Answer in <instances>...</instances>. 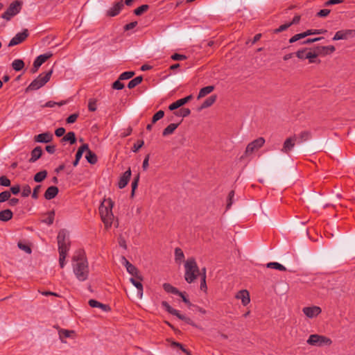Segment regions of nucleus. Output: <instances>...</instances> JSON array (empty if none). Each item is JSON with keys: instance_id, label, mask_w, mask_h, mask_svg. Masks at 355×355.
<instances>
[{"instance_id": "1", "label": "nucleus", "mask_w": 355, "mask_h": 355, "mask_svg": "<svg viewBox=\"0 0 355 355\" xmlns=\"http://www.w3.org/2000/svg\"><path fill=\"white\" fill-rule=\"evenodd\" d=\"M73 270L76 278L84 282L88 279L89 270L87 258L82 250L77 251L72 257Z\"/></svg>"}, {"instance_id": "2", "label": "nucleus", "mask_w": 355, "mask_h": 355, "mask_svg": "<svg viewBox=\"0 0 355 355\" xmlns=\"http://www.w3.org/2000/svg\"><path fill=\"white\" fill-rule=\"evenodd\" d=\"M59 250V264L62 268L65 265V259L70 248V241L64 230H61L57 236Z\"/></svg>"}, {"instance_id": "3", "label": "nucleus", "mask_w": 355, "mask_h": 355, "mask_svg": "<svg viewBox=\"0 0 355 355\" xmlns=\"http://www.w3.org/2000/svg\"><path fill=\"white\" fill-rule=\"evenodd\" d=\"M113 206L114 202L111 198H108L104 200L99 207V213L101 214V220L106 229L110 227L113 223L114 218L112 213Z\"/></svg>"}, {"instance_id": "4", "label": "nucleus", "mask_w": 355, "mask_h": 355, "mask_svg": "<svg viewBox=\"0 0 355 355\" xmlns=\"http://www.w3.org/2000/svg\"><path fill=\"white\" fill-rule=\"evenodd\" d=\"M184 279L189 284L193 282L200 275V270L193 257L187 259L184 263Z\"/></svg>"}, {"instance_id": "5", "label": "nucleus", "mask_w": 355, "mask_h": 355, "mask_svg": "<svg viewBox=\"0 0 355 355\" xmlns=\"http://www.w3.org/2000/svg\"><path fill=\"white\" fill-rule=\"evenodd\" d=\"M53 73V69L47 71L44 76L43 74L39 76L31 82V83L26 88V92L37 90L43 87L49 80Z\"/></svg>"}, {"instance_id": "6", "label": "nucleus", "mask_w": 355, "mask_h": 355, "mask_svg": "<svg viewBox=\"0 0 355 355\" xmlns=\"http://www.w3.org/2000/svg\"><path fill=\"white\" fill-rule=\"evenodd\" d=\"M22 2L21 1H14L12 2L7 10L2 14L1 17L9 21L12 17L18 14L21 9Z\"/></svg>"}, {"instance_id": "7", "label": "nucleus", "mask_w": 355, "mask_h": 355, "mask_svg": "<svg viewBox=\"0 0 355 355\" xmlns=\"http://www.w3.org/2000/svg\"><path fill=\"white\" fill-rule=\"evenodd\" d=\"M306 342L310 345L318 347L330 345L332 343L330 338L318 334H311Z\"/></svg>"}, {"instance_id": "8", "label": "nucleus", "mask_w": 355, "mask_h": 355, "mask_svg": "<svg viewBox=\"0 0 355 355\" xmlns=\"http://www.w3.org/2000/svg\"><path fill=\"white\" fill-rule=\"evenodd\" d=\"M265 144V139L263 137H259L254 139L252 142L249 143L245 148L243 155L241 157V159L248 157L252 154L254 152L261 148Z\"/></svg>"}, {"instance_id": "9", "label": "nucleus", "mask_w": 355, "mask_h": 355, "mask_svg": "<svg viewBox=\"0 0 355 355\" xmlns=\"http://www.w3.org/2000/svg\"><path fill=\"white\" fill-rule=\"evenodd\" d=\"M310 50H313L318 56L322 55L325 56L329 54H331L336 51V48L333 45L324 46H317Z\"/></svg>"}, {"instance_id": "10", "label": "nucleus", "mask_w": 355, "mask_h": 355, "mask_svg": "<svg viewBox=\"0 0 355 355\" xmlns=\"http://www.w3.org/2000/svg\"><path fill=\"white\" fill-rule=\"evenodd\" d=\"M296 141L297 137L295 135L286 138L283 144V146L282 148L281 149V151L283 153L288 154L295 147Z\"/></svg>"}, {"instance_id": "11", "label": "nucleus", "mask_w": 355, "mask_h": 355, "mask_svg": "<svg viewBox=\"0 0 355 355\" xmlns=\"http://www.w3.org/2000/svg\"><path fill=\"white\" fill-rule=\"evenodd\" d=\"M28 36V29H24L22 32L18 33L10 41L8 46H12L17 45L24 42Z\"/></svg>"}, {"instance_id": "12", "label": "nucleus", "mask_w": 355, "mask_h": 355, "mask_svg": "<svg viewBox=\"0 0 355 355\" xmlns=\"http://www.w3.org/2000/svg\"><path fill=\"white\" fill-rule=\"evenodd\" d=\"M355 35V30H342L337 31L333 37V40H347Z\"/></svg>"}, {"instance_id": "13", "label": "nucleus", "mask_w": 355, "mask_h": 355, "mask_svg": "<svg viewBox=\"0 0 355 355\" xmlns=\"http://www.w3.org/2000/svg\"><path fill=\"white\" fill-rule=\"evenodd\" d=\"M123 6L122 0L115 3L112 8L107 10L106 15L111 17L118 15Z\"/></svg>"}, {"instance_id": "14", "label": "nucleus", "mask_w": 355, "mask_h": 355, "mask_svg": "<svg viewBox=\"0 0 355 355\" xmlns=\"http://www.w3.org/2000/svg\"><path fill=\"white\" fill-rule=\"evenodd\" d=\"M302 311L308 318H313L318 315L322 309L319 306H313L303 308Z\"/></svg>"}, {"instance_id": "15", "label": "nucleus", "mask_w": 355, "mask_h": 355, "mask_svg": "<svg viewBox=\"0 0 355 355\" xmlns=\"http://www.w3.org/2000/svg\"><path fill=\"white\" fill-rule=\"evenodd\" d=\"M193 98L192 95H189L183 98H180L175 102L171 104L168 107V109L171 111L175 110L181 106L184 105L187 103H188L190 100H191Z\"/></svg>"}, {"instance_id": "16", "label": "nucleus", "mask_w": 355, "mask_h": 355, "mask_svg": "<svg viewBox=\"0 0 355 355\" xmlns=\"http://www.w3.org/2000/svg\"><path fill=\"white\" fill-rule=\"evenodd\" d=\"M131 177V169L129 168L121 176L118 182V187L119 189L124 188L130 181Z\"/></svg>"}, {"instance_id": "17", "label": "nucleus", "mask_w": 355, "mask_h": 355, "mask_svg": "<svg viewBox=\"0 0 355 355\" xmlns=\"http://www.w3.org/2000/svg\"><path fill=\"white\" fill-rule=\"evenodd\" d=\"M53 139V135L49 132L39 134L34 137V140L39 143H49Z\"/></svg>"}, {"instance_id": "18", "label": "nucleus", "mask_w": 355, "mask_h": 355, "mask_svg": "<svg viewBox=\"0 0 355 355\" xmlns=\"http://www.w3.org/2000/svg\"><path fill=\"white\" fill-rule=\"evenodd\" d=\"M237 299H241L243 306L248 305L250 302V294L247 290H241L236 295Z\"/></svg>"}, {"instance_id": "19", "label": "nucleus", "mask_w": 355, "mask_h": 355, "mask_svg": "<svg viewBox=\"0 0 355 355\" xmlns=\"http://www.w3.org/2000/svg\"><path fill=\"white\" fill-rule=\"evenodd\" d=\"M59 189L55 186H51L46 190L44 196L46 200H51L54 198L58 193Z\"/></svg>"}, {"instance_id": "20", "label": "nucleus", "mask_w": 355, "mask_h": 355, "mask_svg": "<svg viewBox=\"0 0 355 355\" xmlns=\"http://www.w3.org/2000/svg\"><path fill=\"white\" fill-rule=\"evenodd\" d=\"M43 151L40 146L35 147L33 150H32L31 153V158L28 162L30 163L35 162L38 159L41 157L42 155Z\"/></svg>"}, {"instance_id": "21", "label": "nucleus", "mask_w": 355, "mask_h": 355, "mask_svg": "<svg viewBox=\"0 0 355 355\" xmlns=\"http://www.w3.org/2000/svg\"><path fill=\"white\" fill-rule=\"evenodd\" d=\"M89 305L92 308H100L103 311L107 312L110 311V307L107 304H102L96 300H89L88 302Z\"/></svg>"}, {"instance_id": "22", "label": "nucleus", "mask_w": 355, "mask_h": 355, "mask_svg": "<svg viewBox=\"0 0 355 355\" xmlns=\"http://www.w3.org/2000/svg\"><path fill=\"white\" fill-rule=\"evenodd\" d=\"M53 54L51 53H46L44 54L40 55L35 60L33 64L35 67H40L43 63H44L49 58H50Z\"/></svg>"}, {"instance_id": "23", "label": "nucleus", "mask_w": 355, "mask_h": 355, "mask_svg": "<svg viewBox=\"0 0 355 355\" xmlns=\"http://www.w3.org/2000/svg\"><path fill=\"white\" fill-rule=\"evenodd\" d=\"M60 340L62 343H66L64 340V338H74L76 336V333L73 330H67V329H60L58 332Z\"/></svg>"}, {"instance_id": "24", "label": "nucleus", "mask_w": 355, "mask_h": 355, "mask_svg": "<svg viewBox=\"0 0 355 355\" xmlns=\"http://www.w3.org/2000/svg\"><path fill=\"white\" fill-rule=\"evenodd\" d=\"M296 137H297L296 142H297L298 144H300V143H303V142L308 141L311 137V133L310 131L304 130V131H302L297 136L296 135Z\"/></svg>"}, {"instance_id": "25", "label": "nucleus", "mask_w": 355, "mask_h": 355, "mask_svg": "<svg viewBox=\"0 0 355 355\" xmlns=\"http://www.w3.org/2000/svg\"><path fill=\"white\" fill-rule=\"evenodd\" d=\"M13 216V214L10 209H4L0 211V220L2 222H7L10 220Z\"/></svg>"}, {"instance_id": "26", "label": "nucleus", "mask_w": 355, "mask_h": 355, "mask_svg": "<svg viewBox=\"0 0 355 355\" xmlns=\"http://www.w3.org/2000/svg\"><path fill=\"white\" fill-rule=\"evenodd\" d=\"M216 95H211L202 103L199 110H202L211 106L216 101Z\"/></svg>"}, {"instance_id": "27", "label": "nucleus", "mask_w": 355, "mask_h": 355, "mask_svg": "<svg viewBox=\"0 0 355 355\" xmlns=\"http://www.w3.org/2000/svg\"><path fill=\"white\" fill-rule=\"evenodd\" d=\"M130 281L137 288V290H138V293H137L138 297L140 299H141L142 296H143V285H142V284L139 281H137L134 277H131L130 279Z\"/></svg>"}, {"instance_id": "28", "label": "nucleus", "mask_w": 355, "mask_h": 355, "mask_svg": "<svg viewBox=\"0 0 355 355\" xmlns=\"http://www.w3.org/2000/svg\"><path fill=\"white\" fill-rule=\"evenodd\" d=\"M214 88L215 87L213 85H209V86L202 87L200 90L197 98L200 99V98L205 96L206 95L210 94L211 92H212L214 90Z\"/></svg>"}, {"instance_id": "29", "label": "nucleus", "mask_w": 355, "mask_h": 355, "mask_svg": "<svg viewBox=\"0 0 355 355\" xmlns=\"http://www.w3.org/2000/svg\"><path fill=\"white\" fill-rule=\"evenodd\" d=\"M317 54L313 51L310 50L309 52L306 53V59L309 60V62L311 63H320V60L317 59Z\"/></svg>"}, {"instance_id": "30", "label": "nucleus", "mask_w": 355, "mask_h": 355, "mask_svg": "<svg viewBox=\"0 0 355 355\" xmlns=\"http://www.w3.org/2000/svg\"><path fill=\"white\" fill-rule=\"evenodd\" d=\"M62 142H69L71 144H73L76 141L75 133L73 132H69L67 133L61 139Z\"/></svg>"}, {"instance_id": "31", "label": "nucleus", "mask_w": 355, "mask_h": 355, "mask_svg": "<svg viewBox=\"0 0 355 355\" xmlns=\"http://www.w3.org/2000/svg\"><path fill=\"white\" fill-rule=\"evenodd\" d=\"M85 158L87 160V162L92 164H95L98 161L96 155L92 150H90L89 148L87 150Z\"/></svg>"}, {"instance_id": "32", "label": "nucleus", "mask_w": 355, "mask_h": 355, "mask_svg": "<svg viewBox=\"0 0 355 355\" xmlns=\"http://www.w3.org/2000/svg\"><path fill=\"white\" fill-rule=\"evenodd\" d=\"M179 123H170L166 128H165L162 132L163 136H167L172 134L175 130L178 127Z\"/></svg>"}, {"instance_id": "33", "label": "nucleus", "mask_w": 355, "mask_h": 355, "mask_svg": "<svg viewBox=\"0 0 355 355\" xmlns=\"http://www.w3.org/2000/svg\"><path fill=\"white\" fill-rule=\"evenodd\" d=\"M184 259L183 251L180 248L175 249V261L176 263H180Z\"/></svg>"}, {"instance_id": "34", "label": "nucleus", "mask_w": 355, "mask_h": 355, "mask_svg": "<svg viewBox=\"0 0 355 355\" xmlns=\"http://www.w3.org/2000/svg\"><path fill=\"white\" fill-rule=\"evenodd\" d=\"M163 288L166 292L169 293H173L175 295L180 294V291H178L175 287L173 286L171 284L168 283H164L163 284Z\"/></svg>"}, {"instance_id": "35", "label": "nucleus", "mask_w": 355, "mask_h": 355, "mask_svg": "<svg viewBox=\"0 0 355 355\" xmlns=\"http://www.w3.org/2000/svg\"><path fill=\"white\" fill-rule=\"evenodd\" d=\"M309 33H310L304 31L303 33L296 34L290 38L289 43L292 44L301 39L305 38L306 37L309 36Z\"/></svg>"}, {"instance_id": "36", "label": "nucleus", "mask_w": 355, "mask_h": 355, "mask_svg": "<svg viewBox=\"0 0 355 355\" xmlns=\"http://www.w3.org/2000/svg\"><path fill=\"white\" fill-rule=\"evenodd\" d=\"M47 176V171L46 170L41 171L37 173L33 178V180L36 182H42Z\"/></svg>"}, {"instance_id": "37", "label": "nucleus", "mask_w": 355, "mask_h": 355, "mask_svg": "<svg viewBox=\"0 0 355 355\" xmlns=\"http://www.w3.org/2000/svg\"><path fill=\"white\" fill-rule=\"evenodd\" d=\"M126 270L130 274H131L132 276H134L137 279H138L139 280L142 279L141 277L139 275V272L138 269L132 264L130 266L128 265V267H127Z\"/></svg>"}, {"instance_id": "38", "label": "nucleus", "mask_w": 355, "mask_h": 355, "mask_svg": "<svg viewBox=\"0 0 355 355\" xmlns=\"http://www.w3.org/2000/svg\"><path fill=\"white\" fill-rule=\"evenodd\" d=\"M143 80V77L141 76H137L133 79H132L128 84V87L129 89H133L138 85H139Z\"/></svg>"}, {"instance_id": "39", "label": "nucleus", "mask_w": 355, "mask_h": 355, "mask_svg": "<svg viewBox=\"0 0 355 355\" xmlns=\"http://www.w3.org/2000/svg\"><path fill=\"white\" fill-rule=\"evenodd\" d=\"M12 67L14 70L18 71L21 70L24 68V62L22 60L17 59L12 62Z\"/></svg>"}, {"instance_id": "40", "label": "nucleus", "mask_w": 355, "mask_h": 355, "mask_svg": "<svg viewBox=\"0 0 355 355\" xmlns=\"http://www.w3.org/2000/svg\"><path fill=\"white\" fill-rule=\"evenodd\" d=\"M267 268L279 270L280 271H286V268L277 262H270L267 263Z\"/></svg>"}, {"instance_id": "41", "label": "nucleus", "mask_w": 355, "mask_h": 355, "mask_svg": "<svg viewBox=\"0 0 355 355\" xmlns=\"http://www.w3.org/2000/svg\"><path fill=\"white\" fill-rule=\"evenodd\" d=\"M162 305L166 309V311L168 313H169L170 314L173 315V314H177L178 313V310H176V309H173V307H171L170 306V304L167 302L162 301Z\"/></svg>"}, {"instance_id": "42", "label": "nucleus", "mask_w": 355, "mask_h": 355, "mask_svg": "<svg viewBox=\"0 0 355 355\" xmlns=\"http://www.w3.org/2000/svg\"><path fill=\"white\" fill-rule=\"evenodd\" d=\"M174 114L178 116L187 117L191 114V110L189 108H182L179 111L175 112Z\"/></svg>"}, {"instance_id": "43", "label": "nucleus", "mask_w": 355, "mask_h": 355, "mask_svg": "<svg viewBox=\"0 0 355 355\" xmlns=\"http://www.w3.org/2000/svg\"><path fill=\"white\" fill-rule=\"evenodd\" d=\"M66 103H67L66 101H61L60 102H58V103L50 101L46 102L45 103V105H42V107H53L55 105H57L58 106H62V105H65Z\"/></svg>"}, {"instance_id": "44", "label": "nucleus", "mask_w": 355, "mask_h": 355, "mask_svg": "<svg viewBox=\"0 0 355 355\" xmlns=\"http://www.w3.org/2000/svg\"><path fill=\"white\" fill-rule=\"evenodd\" d=\"M55 211H51L48 213V217L42 220L43 223L50 225H52L54 221Z\"/></svg>"}, {"instance_id": "45", "label": "nucleus", "mask_w": 355, "mask_h": 355, "mask_svg": "<svg viewBox=\"0 0 355 355\" xmlns=\"http://www.w3.org/2000/svg\"><path fill=\"white\" fill-rule=\"evenodd\" d=\"M149 8V6L147 4H144V5H141V6L138 7L137 8H136L135 10H134V13L136 15H142L144 12L147 11Z\"/></svg>"}, {"instance_id": "46", "label": "nucleus", "mask_w": 355, "mask_h": 355, "mask_svg": "<svg viewBox=\"0 0 355 355\" xmlns=\"http://www.w3.org/2000/svg\"><path fill=\"white\" fill-rule=\"evenodd\" d=\"M96 103H97L96 99L89 98L88 101V110L90 112H95L97 109Z\"/></svg>"}, {"instance_id": "47", "label": "nucleus", "mask_w": 355, "mask_h": 355, "mask_svg": "<svg viewBox=\"0 0 355 355\" xmlns=\"http://www.w3.org/2000/svg\"><path fill=\"white\" fill-rule=\"evenodd\" d=\"M88 144H83L80 147H79V148L78 149V151L76 154V157H77V158H81L82 156H83V153L86 150H88Z\"/></svg>"}, {"instance_id": "48", "label": "nucleus", "mask_w": 355, "mask_h": 355, "mask_svg": "<svg viewBox=\"0 0 355 355\" xmlns=\"http://www.w3.org/2000/svg\"><path fill=\"white\" fill-rule=\"evenodd\" d=\"M11 194L9 191H4L0 193V203L4 202L10 198Z\"/></svg>"}, {"instance_id": "49", "label": "nucleus", "mask_w": 355, "mask_h": 355, "mask_svg": "<svg viewBox=\"0 0 355 355\" xmlns=\"http://www.w3.org/2000/svg\"><path fill=\"white\" fill-rule=\"evenodd\" d=\"M135 75L134 71H125L119 76V80H124L131 78Z\"/></svg>"}, {"instance_id": "50", "label": "nucleus", "mask_w": 355, "mask_h": 355, "mask_svg": "<svg viewBox=\"0 0 355 355\" xmlns=\"http://www.w3.org/2000/svg\"><path fill=\"white\" fill-rule=\"evenodd\" d=\"M164 116V112L163 110L158 111L153 115V119H152V123H156L158 120L163 118Z\"/></svg>"}, {"instance_id": "51", "label": "nucleus", "mask_w": 355, "mask_h": 355, "mask_svg": "<svg viewBox=\"0 0 355 355\" xmlns=\"http://www.w3.org/2000/svg\"><path fill=\"white\" fill-rule=\"evenodd\" d=\"M31 193V187L28 184H25L22 187L21 196L23 197H28Z\"/></svg>"}, {"instance_id": "52", "label": "nucleus", "mask_w": 355, "mask_h": 355, "mask_svg": "<svg viewBox=\"0 0 355 355\" xmlns=\"http://www.w3.org/2000/svg\"><path fill=\"white\" fill-rule=\"evenodd\" d=\"M139 180V174H137L135 177V178H134V180H133V181L132 182V184H131V187H132V193L131 194H132V196H133L134 193H135V189H137V187L138 186Z\"/></svg>"}, {"instance_id": "53", "label": "nucleus", "mask_w": 355, "mask_h": 355, "mask_svg": "<svg viewBox=\"0 0 355 355\" xmlns=\"http://www.w3.org/2000/svg\"><path fill=\"white\" fill-rule=\"evenodd\" d=\"M289 27H291L290 24L288 23H286L284 24L281 25L279 28L274 29L272 31V33H279L286 31Z\"/></svg>"}, {"instance_id": "54", "label": "nucleus", "mask_w": 355, "mask_h": 355, "mask_svg": "<svg viewBox=\"0 0 355 355\" xmlns=\"http://www.w3.org/2000/svg\"><path fill=\"white\" fill-rule=\"evenodd\" d=\"M144 144V141L143 140H138L137 143L134 144L132 150L134 153L137 152Z\"/></svg>"}, {"instance_id": "55", "label": "nucleus", "mask_w": 355, "mask_h": 355, "mask_svg": "<svg viewBox=\"0 0 355 355\" xmlns=\"http://www.w3.org/2000/svg\"><path fill=\"white\" fill-rule=\"evenodd\" d=\"M0 185L3 187H9L10 185V180L5 175L0 177Z\"/></svg>"}, {"instance_id": "56", "label": "nucleus", "mask_w": 355, "mask_h": 355, "mask_svg": "<svg viewBox=\"0 0 355 355\" xmlns=\"http://www.w3.org/2000/svg\"><path fill=\"white\" fill-rule=\"evenodd\" d=\"M171 345L173 347H179L183 352H184L187 355H191V352L187 350V349H185L184 347V346L180 343H178V342H173Z\"/></svg>"}, {"instance_id": "57", "label": "nucleus", "mask_w": 355, "mask_h": 355, "mask_svg": "<svg viewBox=\"0 0 355 355\" xmlns=\"http://www.w3.org/2000/svg\"><path fill=\"white\" fill-rule=\"evenodd\" d=\"M234 197V191L232 190L228 195L227 202V209H230L233 203V198Z\"/></svg>"}, {"instance_id": "58", "label": "nucleus", "mask_w": 355, "mask_h": 355, "mask_svg": "<svg viewBox=\"0 0 355 355\" xmlns=\"http://www.w3.org/2000/svg\"><path fill=\"white\" fill-rule=\"evenodd\" d=\"M308 49L307 48H304V49H300V50H298L296 53H295V55L296 56L299 58V59H306V51Z\"/></svg>"}, {"instance_id": "59", "label": "nucleus", "mask_w": 355, "mask_h": 355, "mask_svg": "<svg viewBox=\"0 0 355 355\" xmlns=\"http://www.w3.org/2000/svg\"><path fill=\"white\" fill-rule=\"evenodd\" d=\"M17 246H18V248L19 249L24 250L26 253H28V254H31V248L28 245H27L26 244H24V243H21V242H19L17 243Z\"/></svg>"}, {"instance_id": "60", "label": "nucleus", "mask_w": 355, "mask_h": 355, "mask_svg": "<svg viewBox=\"0 0 355 355\" xmlns=\"http://www.w3.org/2000/svg\"><path fill=\"white\" fill-rule=\"evenodd\" d=\"M327 31L325 29H309L306 31V32L310 33L309 35H319L326 33Z\"/></svg>"}, {"instance_id": "61", "label": "nucleus", "mask_w": 355, "mask_h": 355, "mask_svg": "<svg viewBox=\"0 0 355 355\" xmlns=\"http://www.w3.org/2000/svg\"><path fill=\"white\" fill-rule=\"evenodd\" d=\"M121 80H119V78L113 83L112 84V88L114 89L120 90L122 89L124 87V85L121 82Z\"/></svg>"}, {"instance_id": "62", "label": "nucleus", "mask_w": 355, "mask_h": 355, "mask_svg": "<svg viewBox=\"0 0 355 355\" xmlns=\"http://www.w3.org/2000/svg\"><path fill=\"white\" fill-rule=\"evenodd\" d=\"M78 117V113H75V114H71L66 120L67 123H73L74 122H76V121L77 120Z\"/></svg>"}, {"instance_id": "63", "label": "nucleus", "mask_w": 355, "mask_h": 355, "mask_svg": "<svg viewBox=\"0 0 355 355\" xmlns=\"http://www.w3.org/2000/svg\"><path fill=\"white\" fill-rule=\"evenodd\" d=\"M330 12H331V10L329 9H322V10H320L317 13V16L319 17H325L330 13Z\"/></svg>"}, {"instance_id": "64", "label": "nucleus", "mask_w": 355, "mask_h": 355, "mask_svg": "<svg viewBox=\"0 0 355 355\" xmlns=\"http://www.w3.org/2000/svg\"><path fill=\"white\" fill-rule=\"evenodd\" d=\"M171 59L173 60H184L187 59V56L182 54L174 53L171 55Z\"/></svg>"}]
</instances>
